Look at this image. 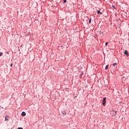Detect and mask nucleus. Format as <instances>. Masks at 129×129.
I'll return each instance as SVG.
<instances>
[{
  "label": "nucleus",
  "mask_w": 129,
  "mask_h": 129,
  "mask_svg": "<svg viewBox=\"0 0 129 129\" xmlns=\"http://www.w3.org/2000/svg\"><path fill=\"white\" fill-rule=\"evenodd\" d=\"M107 69H108V66H107L105 67V70H107Z\"/></svg>",
  "instance_id": "obj_7"
},
{
  "label": "nucleus",
  "mask_w": 129,
  "mask_h": 129,
  "mask_svg": "<svg viewBox=\"0 0 129 129\" xmlns=\"http://www.w3.org/2000/svg\"><path fill=\"white\" fill-rule=\"evenodd\" d=\"M21 115H22V116H25L26 115V112H23L22 113Z\"/></svg>",
  "instance_id": "obj_4"
},
{
  "label": "nucleus",
  "mask_w": 129,
  "mask_h": 129,
  "mask_svg": "<svg viewBox=\"0 0 129 129\" xmlns=\"http://www.w3.org/2000/svg\"><path fill=\"white\" fill-rule=\"evenodd\" d=\"M105 100H106V97H104L103 99L102 102V104L104 106H105V104H106V101Z\"/></svg>",
  "instance_id": "obj_1"
},
{
  "label": "nucleus",
  "mask_w": 129,
  "mask_h": 129,
  "mask_svg": "<svg viewBox=\"0 0 129 129\" xmlns=\"http://www.w3.org/2000/svg\"><path fill=\"white\" fill-rule=\"evenodd\" d=\"M116 114V112L115 111V115H115Z\"/></svg>",
  "instance_id": "obj_15"
},
{
  "label": "nucleus",
  "mask_w": 129,
  "mask_h": 129,
  "mask_svg": "<svg viewBox=\"0 0 129 129\" xmlns=\"http://www.w3.org/2000/svg\"><path fill=\"white\" fill-rule=\"evenodd\" d=\"M10 66L11 67H13V63H11Z\"/></svg>",
  "instance_id": "obj_13"
},
{
  "label": "nucleus",
  "mask_w": 129,
  "mask_h": 129,
  "mask_svg": "<svg viewBox=\"0 0 129 129\" xmlns=\"http://www.w3.org/2000/svg\"><path fill=\"white\" fill-rule=\"evenodd\" d=\"M64 1H63V4H65L66 3V2H67V0H63Z\"/></svg>",
  "instance_id": "obj_10"
},
{
  "label": "nucleus",
  "mask_w": 129,
  "mask_h": 129,
  "mask_svg": "<svg viewBox=\"0 0 129 129\" xmlns=\"http://www.w3.org/2000/svg\"><path fill=\"white\" fill-rule=\"evenodd\" d=\"M3 52H0V57L3 56Z\"/></svg>",
  "instance_id": "obj_9"
},
{
  "label": "nucleus",
  "mask_w": 129,
  "mask_h": 129,
  "mask_svg": "<svg viewBox=\"0 0 129 129\" xmlns=\"http://www.w3.org/2000/svg\"><path fill=\"white\" fill-rule=\"evenodd\" d=\"M116 65H117V63H114L113 64V66H116Z\"/></svg>",
  "instance_id": "obj_8"
},
{
  "label": "nucleus",
  "mask_w": 129,
  "mask_h": 129,
  "mask_svg": "<svg viewBox=\"0 0 129 129\" xmlns=\"http://www.w3.org/2000/svg\"><path fill=\"white\" fill-rule=\"evenodd\" d=\"M112 7L113 8H114L115 9H116V8H115V7H114V6H112Z\"/></svg>",
  "instance_id": "obj_14"
},
{
  "label": "nucleus",
  "mask_w": 129,
  "mask_h": 129,
  "mask_svg": "<svg viewBox=\"0 0 129 129\" xmlns=\"http://www.w3.org/2000/svg\"><path fill=\"white\" fill-rule=\"evenodd\" d=\"M89 24H90V23H91V20H90L89 21Z\"/></svg>",
  "instance_id": "obj_11"
},
{
  "label": "nucleus",
  "mask_w": 129,
  "mask_h": 129,
  "mask_svg": "<svg viewBox=\"0 0 129 129\" xmlns=\"http://www.w3.org/2000/svg\"><path fill=\"white\" fill-rule=\"evenodd\" d=\"M124 54H125V55H126V56L128 57L129 54H128V52H127V50H125Z\"/></svg>",
  "instance_id": "obj_2"
},
{
  "label": "nucleus",
  "mask_w": 129,
  "mask_h": 129,
  "mask_svg": "<svg viewBox=\"0 0 129 129\" xmlns=\"http://www.w3.org/2000/svg\"><path fill=\"white\" fill-rule=\"evenodd\" d=\"M62 114H64V115H66V111H63Z\"/></svg>",
  "instance_id": "obj_5"
},
{
  "label": "nucleus",
  "mask_w": 129,
  "mask_h": 129,
  "mask_svg": "<svg viewBox=\"0 0 129 129\" xmlns=\"http://www.w3.org/2000/svg\"><path fill=\"white\" fill-rule=\"evenodd\" d=\"M98 14H100V15H102V12H100V11H98Z\"/></svg>",
  "instance_id": "obj_6"
},
{
  "label": "nucleus",
  "mask_w": 129,
  "mask_h": 129,
  "mask_svg": "<svg viewBox=\"0 0 129 129\" xmlns=\"http://www.w3.org/2000/svg\"><path fill=\"white\" fill-rule=\"evenodd\" d=\"M9 118H10V116H6L5 117V121H7L9 120Z\"/></svg>",
  "instance_id": "obj_3"
},
{
  "label": "nucleus",
  "mask_w": 129,
  "mask_h": 129,
  "mask_svg": "<svg viewBox=\"0 0 129 129\" xmlns=\"http://www.w3.org/2000/svg\"><path fill=\"white\" fill-rule=\"evenodd\" d=\"M107 44H108V42H106L105 46H107Z\"/></svg>",
  "instance_id": "obj_12"
}]
</instances>
